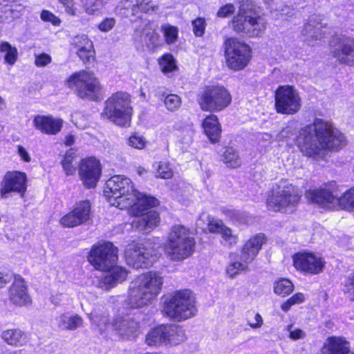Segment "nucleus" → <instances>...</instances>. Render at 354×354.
Here are the masks:
<instances>
[{
    "mask_svg": "<svg viewBox=\"0 0 354 354\" xmlns=\"http://www.w3.org/2000/svg\"><path fill=\"white\" fill-rule=\"evenodd\" d=\"M79 175L86 187H95L101 175L100 161L93 157L82 160L79 166Z\"/></svg>",
    "mask_w": 354,
    "mask_h": 354,
    "instance_id": "obj_18",
    "label": "nucleus"
},
{
    "mask_svg": "<svg viewBox=\"0 0 354 354\" xmlns=\"http://www.w3.org/2000/svg\"><path fill=\"white\" fill-rule=\"evenodd\" d=\"M222 160L227 167L231 168L239 167L241 164L238 152L232 147L225 149L222 155Z\"/></svg>",
    "mask_w": 354,
    "mask_h": 354,
    "instance_id": "obj_36",
    "label": "nucleus"
},
{
    "mask_svg": "<svg viewBox=\"0 0 354 354\" xmlns=\"http://www.w3.org/2000/svg\"><path fill=\"white\" fill-rule=\"evenodd\" d=\"M322 18L320 15H313L309 17L301 30L304 39L308 42L319 40L325 35L323 28Z\"/></svg>",
    "mask_w": 354,
    "mask_h": 354,
    "instance_id": "obj_22",
    "label": "nucleus"
},
{
    "mask_svg": "<svg viewBox=\"0 0 354 354\" xmlns=\"http://www.w3.org/2000/svg\"><path fill=\"white\" fill-rule=\"evenodd\" d=\"M88 317L92 326H94L100 334H102L109 325V317L105 314L99 315L91 313Z\"/></svg>",
    "mask_w": 354,
    "mask_h": 354,
    "instance_id": "obj_37",
    "label": "nucleus"
},
{
    "mask_svg": "<svg viewBox=\"0 0 354 354\" xmlns=\"http://www.w3.org/2000/svg\"><path fill=\"white\" fill-rule=\"evenodd\" d=\"M116 20L113 17H106L98 25L100 31L107 32L115 26Z\"/></svg>",
    "mask_w": 354,
    "mask_h": 354,
    "instance_id": "obj_53",
    "label": "nucleus"
},
{
    "mask_svg": "<svg viewBox=\"0 0 354 354\" xmlns=\"http://www.w3.org/2000/svg\"><path fill=\"white\" fill-rule=\"evenodd\" d=\"M131 226L142 234H148L158 227V225L157 223H132Z\"/></svg>",
    "mask_w": 354,
    "mask_h": 354,
    "instance_id": "obj_51",
    "label": "nucleus"
},
{
    "mask_svg": "<svg viewBox=\"0 0 354 354\" xmlns=\"http://www.w3.org/2000/svg\"><path fill=\"white\" fill-rule=\"evenodd\" d=\"M156 176L163 179H169L173 176V169L167 162H159L153 165Z\"/></svg>",
    "mask_w": 354,
    "mask_h": 354,
    "instance_id": "obj_40",
    "label": "nucleus"
},
{
    "mask_svg": "<svg viewBox=\"0 0 354 354\" xmlns=\"http://www.w3.org/2000/svg\"><path fill=\"white\" fill-rule=\"evenodd\" d=\"M1 337L8 345L19 347L27 342L26 333L19 328L8 329L1 333Z\"/></svg>",
    "mask_w": 354,
    "mask_h": 354,
    "instance_id": "obj_32",
    "label": "nucleus"
},
{
    "mask_svg": "<svg viewBox=\"0 0 354 354\" xmlns=\"http://www.w3.org/2000/svg\"><path fill=\"white\" fill-rule=\"evenodd\" d=\"M208 229L212 233H218L221 235L223 239L230 247L236 245L238 243V236L233 233L232 230L225 226L223 223H209Z\"/></svg>",
    "mask_w": 354,
    "mask_h": 354,
    "instance_id": "obj_33",
    "label": "nucleus"
},
{
    "mask_svg": "<svg viewBox=\"0 0 354 354\" xmlns=\"http://www.w3.org/2000/svg\"><path fill=\"white\" fill-rule=\"evenodd\" d=\"M163 277L156 272H147L131 282L129 288V304L142 308L151 304L160 294Z\"/></svg>",
    "mask_w": 354,
    "mask_h": 354,
    "instance_id": "obj_3",
    "label": "nucleus"
},
{
    "mask_svg": "<svg viewBox=\"0 0 354 354\" xmlns=\"http://www.w3.org/2000/svg\"><path fill=\"white\" fill-rule=\"evenodd\" d=\"M17 148L18 154L21 157V159L26 162H29L31 160V158L28 151H26V149L20 145H19Z\"/></svg>",
    "mask_w": 354,
    "mask_h": 354,
    "instance_id": "obj_61",
    "label": "nucleus"
},
{
    "mask_svg": "<svg viewBox=\"0 0 354 354\" xmlns=\"http://www.w3.org/2000/svg\"><path fill=\"white\" fill-rule=\"evenodd\" d=\"M263 318H262L261 315L258 313H255V315H254V322L248 321V325L252 328H260L263 325Z\"/></svg>",
    "mask_w": 354,
    "mask_h": 354,
    "instance_id": "obj_60",
    "label": "nucleus"
},
{
    "mask_svg": "<svg viewBox=\"0 0 354 354\" xmlns=\"http://www.w3.org/2000/svg\"><path fill=\"white\" fill-rule=\"evenodd\" d=\"M8 297L10 301L17 306H26L32 301L26 282L21 277H15L8 288Z\"/></svg>",
    "mask_w": 354,
    "mask_h": 354,
    "instance_id": "obj_19",
    "label": "nucleus"
},
{
    "mask_svg": "<svg viewBox=\"0 0 354 354\" xmlns=\"http://www.w3.org/2000/svg\"><path fill=\"white\" fill-rule=\"evenodd\" d=\"M333 56L340 63L354 65V39L333 36L330 40Z\"/></svg>",
    "mask_w": 354,
    "mask_h": 354,
    "instance_id": "obj_17",
    "label": "nucleus"
},
{
    "mask_svg": "<svg viewBox=\"0 0 354 354\" xmlns=\"http://www.w3.org/2000/svg\"><path fill=\"white\" fill-rule=\"evenodd\" d=\"M104 194L111 206L120 209H127L129 214L144 216L142 221H156L159 213L153 209L159 204L157 198L138 192L131 180L120 175L110 178L106 183Z\"/></svg>",
    "mask_w": 354,
    "mask_h": 354,
    "instance_id": "obj_1",
    "label": "nucleus"
},
{
    "mask_svg": "<svg viewBox=\"0 0 354 354\" xmlns=\"http://www.w3.org/2000/svg\"><path fill=\"white\" fill-rule=\"evenodd\" d=\"M193 32L196 37H201L205 32L206 27L205 20L198 17L192 21Z\"/></svg>",
    "mask_w": 354,
    "mask_h": 354,
    "instance_id": "obj_50",
    "label": "nucleus"
},
{
    "mask_svg": "<svg viewBox=\"0 0 354 354\" xmlns=\"http://www.w3.org/2000/svg\"><path fill=\"white\" fill-rule=\"evenodd\" d=\"M26 176L19 171L8 172L3 180L1 188V194L6 197V194L10 192L24 193L26 189Z\"/></svg>",
    "mask_w": 354,
    "mask_h": 354,
    "instance_id": "obj_20",
    "label": "nucleus"
},
{
    "mask_svg": "<svg viewBox=\"0 0 354 354\" xmlns=\"http://www.w3.org/2000/svg\"><path fill=\"white\" fill-rule=\"evenodd\" d=\"M232 101L230 92L223 86L209 85L198 95V102L203 111L218 112L225 109Z\"/></svg>",
    "mask_w": 354,
    "mask_h": 354,
    "instance_id": "obj_8",
    "label": "nucleus"
},
{
    "mask_svg": "<svg viewBox=\"0 0 354 354\" xmlns=\"http://www.w3.org/2000/svg\"><path fill=\"white\" fill-rule=\"evenodd\" d=\"M196 241L192 232L182 225H174L165 243V251L173 261H182L190 257Z\"/></svg>",
    "mask_w": 354,
    "mask_h": 354,
    "instance_id": "obj_5",
    "label": "nucleus"
},
{
    "mask_svg": "<svg viewBox=\"0 0 354 354\" xmlns=\"http://www.w3.org/2000/svg\"><path fill=\"white\" fill-rule=\"evenodd\" d=\"M231 24L234 31L250 37L261 35L264 32L266 27V21L263 17L252 13V11L245 10L243 8H240Z\"/></svg>",
    "mask_w": 354,
    "mask_h": 354,
    "instance_id": "obj_13",
    "label": "nucleus"
},
{
    "mask_svg": "<svg viewBox=\"0 0 354 354\" xmlns=\"http://www.w3.org/2000/svg\"><path fill=\"white\" fill-rule=\"evenodd\" d=\"M10 6L12 10L14 18L15 19L19 18L26 10V6L20 3H15Z\"/></svg>",
    "mask_w": 354,
    "mask_h": 354,
    "instance_id": "obj_59",
    "label": "nucleus"
},
{
    "mask_svg": "<svg viewBox=\"0 0 354 354\" xmlns=\"http://www.w3.org/2000/svg\"><path fill=\"white\" fill-rule=\"evenodd\" d=\"M266 239L264 234L260 233L252 236L242 248L241 260L245 263H252L261 249Z\"/></svg>",
    "mask_w": 354,
    "mask_h": 354,
    "instance_id": "obj_24",
    "label": "nucleus"
},
{
    "mask_svg": "<svg viewBox=\"0 0 354 354\" xmlns=\"http://www.w3.org/2000/svg\"><path fill=\"white\" fill-rule=\"evenodd\" d=\"M136 3L140 11L148 15L154 14L159 9V6L152 0H137Z\"/></svg>",
    "mask_w": 354,
    "mask_h": 354,
    "instance_id": "obj_42",
    "label": "nucleus"
},
{
    "mask_svg": "<svg viewBox=\"0 0 354 354\" xmlns=\"http://www.w3.org/2000/svg\"><path fill=\"white\" fill-rule=\"evenodd\" d=\"M161 31L164 34L165 41L168 44L176 41L178 35V28L170 24H164L161 26Z\"/></svg>",
    "mask_w": 354,
    "mask_h": 354,
    "instance_id": "obj_41",
    "label": "nucleus"
},
{
    "mask_svg": "<svg viewBox=\"0 0 354 354\" xmlns=\"http://www.w3.org/2000/svg\"><path fill=\"white\" fill-rule=\"evenodd\" d=\"M75 152L73 149H70L64 156L62 162V167L66 175H71L75 171V167L73 165L75 159Z\"/></svg>",
    "mask_w": 354,
    "mask_h": 354,
    "instance_id": "obj_43",
    "label": "nucleus"
},
{
    "mask_svg": "<svg viewBox=\"0 0 354 354\" xmlns=\"http://www.w3.org/2000/svg\"><path fill=\"white\" fill-rule=\"evenodd\" d=\"M88 261L96 269L106 271L118 261V249L111 242L101 241L92 246Z\"/></svg>",
    "mask_w": 354,
    "mask_h": 354,
    "instance_id": "obj_14",
    "label": "nucleus"
},
{
    "mask_svg": "<svg viewBox=\"0 0 354 354\" xmlns=\"http://www.w3.org/2000/svg\"><path fill=\"white\" fill-rule=\"evenodd\" d=\"M305 196L309 202L319 205L336 204L337 193L325 189L308 190L306 192Z\"/></svg>",
    "mask_w": 354,
    "mask_h": 354,
    "instance_id": "obj_30",
    "label": "nucleus"
},
{
    "mask_svg": "<svg viewBox=\"0 0 354 354\" xmlns=\"http://www.w3.org/2000/svg\"><path fill=\"white\" fill-rule=\"evenodd\" d=\"M33 125L36 129L44 133L56 135L62 128L63 120L52 115H38L33 119Z\"/></svg>",
    "mask_w": 354,
    "mask_h": 354,
    "instance_id": "obj_23",
    "label": "nucleus"
},
{
    "mask_svg": "<svg viewBox=\"0 0 354 354\" xmlns=\"http://www.w3.org/2000/svg\"><path fill=\"white\" fill-rule=\"evenodd\" d=\"M72 44L77 49V55L84 62H88L93 56V44L86 35H77L73 38Z\"/></svg>",
    "mask_w": 354,
    "mask_h": 354,
    "instance_id": "obj_29",
    "label": "nucleus"
},
{
    "mask_svg": "<svg viewBox=\"0 0 354 354\" xmlns=\"http://www.w3.org/2000/svg\"><path fill=\"white\" fill-rule=\"evenodd\" d=\"M64 7L65 12L71 16H75L77 8L73 0H58Z\"/></svg>",
    "mask_w": 354,
    "mask_h": 354,
    "instance_id": "obj_55",
    "label": "nucleus"
},
{
    "mask_svg": "<svg viewBox=\"0 0 354 354\" xmlns=\"http://www.w3.org/2000/svg\"><path fill=\"white\" fill-rule=\"evenodd\" d=\"M224 46L226 64L230 68L239 71L248 65L251 58V49L243 41L230 37L225 40Z\"/></svg>",
    "mask_w": 354,
    "mask_h": 354,
    "instance_id": "obj_12",
    "label": "nucleus"
},
{
    "mask_svg": "<svg viewBox=\"0 0 354 354\" xmlns=\"http://www.w3.org/2000/svg\"><path fill=\"white\" fill-rule=\"evenodd\" d=\"M159 255L156 245L149 242L141 244L133 241L125 250L128 264L136 269L150 266L158 259Z\"/></svg>",
    "mask_w": 354,
    "mask_h": 354,
    "instance_id": "obj_9",
    "label": "nucleus"
},
{
    "mask_svg": "<svg viewBox=\"0 0 354 354\" xmlns=\"http://www.w3.org/2000/svg\"><path fill=\"white\" fill-rule=\"evenodd\" d=\"M295 268L308 274H318L324 270L326 262L323 258L313 252H298L292 256Z\"/></svg>",
    "mask_w": 354,
    "mask_h": 354,
    "instance_id": "obj_16",
    "label": "nucleus"
},
{
    "mask_svg": "<svg viewBox=\"0 0 354 354\" xmlns=\"http://www.w3.org/2000/svg\"><path fill=\"white\" fill-rule=\"evenodd\" d=\"M235 11V7L232 3H227L219 8L217 12V17L225 18L232 15Z\"/></svg>",
    "mask_w": 354,
    "mask_h": 354,
    "instance_id": "obj_56",
    "label": "nucleus"
},
{
    "mask_svg": "<svg viewBox=\"0 0 354 354\" xmlns=\"http://www.w3.org/2000/svg\"><path fill=\"white\" fill-rule=\"evenodd\" d=\"M0 51L5 53L4 59L6 63L13 65L18 56L17 50L8 42H3L0 45Z\"/></svg>",
    "mask_w": 354,
    "mask_h": 354,
    "instance_id": "obj_39",
    "label": "nucleus"
},
{
    "mask_svg": "<svg viewBox=\"0 0 354 354\" xmlns=\"http://www.w3.org/2000/svg\"><path fill=\"white\" fill-rule=\"evenodd\" d=\"M0 19L2 21H12L15 19L10 6L5 5L0 9Z\"/></svg>",
    "mask_w": 354,
    "mask_h": 354,
    "instance_id": "obj_54",
    "label": "nucleus"
},
{
    "mask_svg": "<svg viewBox=\"0 0 354 354\" xmlns=\"http://www.w3.org/2000/svg\"><path fill=\"white\" fill-rule=\"evenodd\" d=\"M159 64L164 73L171 72L176 68L174 58L169 54L163 55L159 61Z\"/></svg>",
    "mask_w": 354,
    "mask_h": 354,
    "instance_id": "obj_47",
    "label": "nucleus"
},
{
    "mask_svg": "<svg viewBox=\"0 0 354 354\" xmlns=\"http://www.w3.org/2000/svg\"><path fill=\"white\" fill-rule=\"evenodd\" d=\"M163 311L167 317L177 322L194 317L197 308L192 292L183 290L174 292L165 301Z\"/></svg>",
    "mask_w": 354,
    "mask_h": 354,
    "instance_id": "obj_6",
    "label": "nucleus"
},
{
    "mask_svg": "<svg viewBox=\"0 0 354 354\" xmlns=\"http://www.w3.org/2000/svg\"><path fill=\"white\" fill-rule=\"evenodd\" d=\"M12 279V276L7 272H0V288H3Z\"/></svg>",
    "mask_w": 354,
    "mask_h": 354,
    "instance_id": "obj_62",
    "label": "nucleus"
},
{
    "mask_svg": "<svg viewBox=\"0 0 354 354\" xmlns=\"http://www.w3.org/2000/svg\"><path fill=\"white\" fill-rule=\"evenodd\" d=\"M345 141L344 135L321 119L301 128L297 136L296 145L306 156L313 158L322 155L326 150L337 149Z\"/></svg>",
    "mask_w": 354,
    "mask_h": 354,
    "instance_id": "obj_2",
    "label": "nucleus"
},
{
    "mask_svg": "<svg viewBox=\"0 0 354 354\" xmlns=\"http://www.w3.org/2000/svg\"><path fill=\"white\" fill-rule=\"evenodd\" d=\"M128 145L131 147L142 149L145 147L147 142L141 135L134 133L128 139Z\"/></svg>",
    "mask_w": 354,
    "mask_h": 354,
    "instance_id": "obj_48",
    "label": "nucleus"
},
{
    "mask_svg": "<svg viewBox=\"0 0 354 354\" xmlns=\"http://www.w3.org/2000/svg\"><path fill=\"white\" fill-rule=\"evenodd\" d=\"M349 342L341 337H328L322 348V354H348Z\"/></svg>",
    "mask_w": 354,
    "mask_h": 354,
    "instance_id": "obj_28",
    "label": "nucleus"
},
{
    "mask_svg": "<svg viewBox=\"0 0 354 354\" xmlns=\"http://www.w3.org/2000/svg\"><path fill=\"white\" fill-rule=\"evenodd\" d=\"M275 106L278 113L292 115L301 108V98L297 91L290 86L278 88L275 93Z\"/></svg>",
    "mask_w": 354,
    "mask_h": 354,
    "instance_id": "obj_15",
    "label": "nucleus"
},
{
    "mask_svg": "<svg viewBox=\"0 0 354 354\" xmlns=\"http://www.w3.org/2000/svg\"><path fill=\"white\" fill-rule=\"evenodd\" d=\"M92 218L90 202L82 201L75 205L73 209L65 215L62 221H88Z\"/></svg>",
    "mask_w": 354,
    "mask_h": 354,
    "instance_id": "obj_26",
    "label": "nucleus"
},
{
    "mask_svg": "<svg viewBox=\"0 0 354 354\" xmlns=\"http://www.w3.org/2000/svg\"><path fill=\"white\" fill-rule=\"evenodd\" d=\"M236 257L235 254H230V257L231 259H233V261H232L229 265L227 267L226 269V273L230 278H233L236 274H238L240 272L243 271H248V264L249 263L243 262L242 260L241 261H239L238 260H235L234 258Z\"/></svg>",
    "mask_w": 354,
    "mask_h": 354,
    "instance_id": "obj_34",
    "label": "nucleus"
},
{
    "mask_svg": "<svg viewBox=\"0 0 354 354\" xmlns=\"http://www.w3.org/2000/svg\"><path fill=\"white\" fill-rule=\"evenodd\" d=\"M81 3L85 12L90 15H95L102 6L101 0H81Z\"/></svg>",
    "mask_w": 354,
    "mask_h": 354,
    "instance_id": "obj_45",
    "label": "nucleus"
},
{
    "mask_svg": "<svg viewBox=\"0 0 354 354\" xmlns=\"http://www.w3.org/2000/svg\"><path fill=\"white\" fill-rule=\"evenodd\" d=\"M204 131L212 142H216L221 137V129L216 115L211 114L203 122Z\"/></svg>",
    "mask_w": 354,
    "mask_h": 354,
    "instance_id": "obj_31",
    "label": "nucleus"
},
{
    "mask_svg": "<svg viewBox=\"0 0 354 354\" xmlns=\"http://www.w3.org/2000/svg\"><path fill=\"white\" fill-rule=\"evenodd\" d=\"M223 213L226 216V218L236 221H243L252 218V216L250 214L240 210L225 209L223 210Z\"/></svg>",
    "mask_w": 354,
    "mask_h": 354,
    "instance_id": "obj_44",
    "label": "nucleus"
},
{
    "mask_svg": "<svg viewBox=\"0 0 354 354\" xmlns=\"http://www.w3.org/2000/svg\"><path fill=\"white\" fill-rule=\"evenodd\" d=\"M52 61L51 57L46 53H41L35 56V64L38 67L46 66Z\"/></svg>",
    "mask_w": 354,
    "mask_h": 354,
    "instance_id": "obj_58",
    "label": "nucleus"
},
{
    "mask_svg": "<svg viewBox=\"0 0 354 354\" xmlns=\"http://www.w3.org/2000/svg\"><path fill=\"white\" fill-rule=\"evenodd\" d=\"M113 326L118 335L124 338H134L140 333L139 323L129 316L116 317Z\"/></svg>",
    "mask_w": 354,
    "mask_h": 354,
    "instance_id": "obj_21",
    "label": "nucleus"
},
{
    "mask_svg": "<svg viewBox=\"0 0 354 354\" xmlns=\"http://www.w3.org/2000/svg\"><path fill=\"white\" fill-rule=\"evenodd\" d=\"M344 291L351 300L354 301V272L348 276L344 283Z\"/></svg>",
    "mask_w": 354,
    "mask_h": 354,
    "instance_id": "obj_52",
    "label": "nucleus"
},
{
    "mask_svg": "<svg viewBox=\"0 0 354 354\" xmlns=\"http://www.w3.org/2000/svg\"><path fill=\"white\" fill-rule=\"evenodd\" d=\"M68 86L75 87L81 98L97 100L102 94V86L93 73L82 71L75 73L68 80Z\"/></svg>",
    "mask_w": 354,
    "mask_h": 354,
    "instance_id": "obj_11",
    "label": "nucleus"
},
{
    "mask_svg": "<svg viewBox=\"0 0 354 354\" xmlns=\"http://www.w3.org/2000/svg\"><path fill=\"white\" fill-rule=\"evenodd\" d=\"M55 324L61 330H75L83 326L84 319L78 314L67 312L56 317Z\"/></svg>",
    "mask_w": 354,
    "mask_h": 354,
    "instance_id": "obj_25",
    "label": "nucleus"
},
{
    "mask_svg": "<svg viewBox=\"0 0 354 354\" xmlns=\"http://www.w3.org/2000/svg\"><path fill=\"white\" fill-rule=\"evenodd\" d=\"M301 197L299 188L288 180L282 179L272 187L266 200L270 209L282 213H292Z\"/></svg>",
    "mask_w": 354,
    "mask_h": 354,
    "instance_id": "obj_4",
    "label": "nucleus"
},
{
    "mask_svg": "<svg viewBox=\"0 0 354 354\" xmlns=\"http://www.w3.org/2000/svg\"><path fill=\"white\" fill-rule=\"evenodd\" d=\"M294 289L292 283L287 279L277 281L274 286V292L278 295L285 297L290 295Z\"/></svg>",
    "mask_w": 354,
    "mask_h": 354,
    "instance_id": "obj_38",
    "label": "nucleus"
},
{
    "mask_svg": "<svg viewBox=\"0 0 354 354\" xmlns=\"http://www.w3.org/2000/svg\"><path fill=\"white\" fill-rule=\"evenodd\" d=\"M293 305L300 304L304 301V295L302 293H296L288 299Z\"/></svg>",
    "mask_w": 354,
    "mask_h": 354,
    "instance_id": "obj_63",
    "label": "nucleus"
},
{
    "mask_svg": "<svg viewBox=\"0 0 354 354\" xmlns=\"http://www.w3.org/2000/svg\"><path fill=\"white\" fill-rule=\"evenodd\" d=\"M186 339L185 330L176 324H161L151 329L147 335L145 342L149 346H176Z\"/></svg>",
    "mask_w": 354,
    "mask_h": 354,
    "instance_id": "obj_10",
    "label": "nucleus"
},
{
    "mask_svg": "<svg viewBox=\"0 0 354 354\" xmlns=\"http://www.w3.org/2000/svg\"><path fill=\"white\" fill-rule=\"evenodd\" d=\"M41 19L44 22H50L55 26H59L61 24V20L52 12L43 10L40 14Z\"/></svg>",
    "mask_w": 354,
    "mask_h": 354,
    "instance_id": "obj_49",
    "label": "nucleus"
},
{
    "mask_svg": "<svg viewBox=\"0 0 354 354\" xmlns=\"http://www.w3.org/2000/svg\"><path fill=\"white\" fill-rule=\"evenodd\" d=\"M63 297L62 294H55L51 296L50 301L55 306H59L63 301Z\"/></svg>",
    "mask_w": 354,
    "mask_h": 354,
    "instance_id": "obj_64",
    "label": "nucleus"
},
{
    "mask_svg": "<svg viewBox=\"0 0 354 354\" xmlns=\"http://www.w3.org/2000/svg\"><path fill=\"white\" fill-rule=\"evenodd\" d=\"M336 204L343 209L349 212L354 211V187L346 192L342 196H339L337 194Z\"/></svg>",
    "mask_w": 354,
    "mask_h": 354,
    "instance_id": "obj_35",
    "label": "nucleus"
},
{
    "mask_svg": "<svg viewBox=\"0 0 354 354\" xmlns=\"http://www.w3.org/2000/svg\"><path fill=\"white\" fill-rule=\"evenodd\" d=\"M106 271L107 272L101 281V287L106 290H109L118 283L125 281L128 274V271L125 268L115 266V264Z\"/></svg>",
    "mask_w": 354,
    "mask_h": 354,
    "instance_id": "obj_27",
    "label": "nucleus"
},
{
    "mask_svg": "<svg viewBox=\"0 0 354 354\" xmlns=\"http://www.w3.org/2000/svg\"><path fill=\"white\" fill-rule=\"evenodd\" d=\"M181 98L176 94L167 95L164 100L165 107L170 111H175L181 105Z\"/></svg>",
    "mask_w": 354,
    "mask_h": 354,
    "instance_id": "obj_46",
    "label": "nucleus"
},
{
    "mask_svg": "<svg viewBox=\"0 0 354 354\" xmlns=\"http://www.w3.org/2000/svg\"><path fill=\"white\" fill-rule=\"evenodd\" d=\"M132 113L130 95L124 92H117L106 101L102 115L118 126L128 127Z\"/></svg>",
    "mask_w": 354,
    "mask_h": 354,
    "instance_id": "obj_7",
    "label": "nucleus"
},
{
    "mask_svg": "<svg viewBox=\"0 0 354 354\" xmlns=\"http://www.w3.org/2000/svg\"><path fill=\"white\" fill-rule=\"evenodd\" d=\"M287 330L289 332V337L292 340L304 339L306 337V333L304 330L299 328L292 329V325H288Z\"/></svg>",
    "mask_w": 354,
    "mask_h": 354,
    "instance_id": "obj_57",
    "label": "nucleus"
}]
</instances>
